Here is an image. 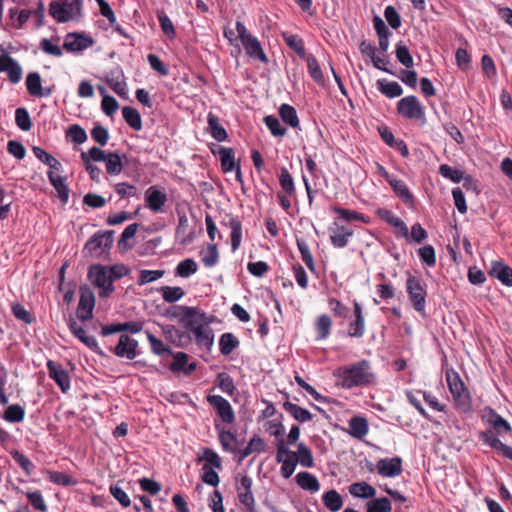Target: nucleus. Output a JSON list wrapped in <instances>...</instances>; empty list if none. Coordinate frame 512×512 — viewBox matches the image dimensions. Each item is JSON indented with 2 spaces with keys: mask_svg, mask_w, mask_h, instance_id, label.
<instances>
[{
  "mask_svg": "<svg viewBox=\"0 0 512 512\" xmlns=\"http://www.w3.org/2000/svg\"><path fill=\"white\" fill-rule=\"evenodd\" d=\"M34 156L47 165L49 170L59 172L62 169L61 163L50 153L46 152L44 149L34 146Z\"/></svg>",
  "mask_w": 512,
  "mask_h": 512,
  "instance_id": "nucleus-42",
  "label": "nucleus"
},
{
  "mask_svg": "<svg viewBox=\"0 0 512 512\" xmlns=\"http://www.w3.org/2000/svg\"><path fill=\"white\" fill-rule=\"evenodd\" d=\"M367 512H391L392 504L386 497L371 498L366 504Z\"/></svg>",
  "mask_w": 512,
  "mask_h": 512,
  "instance_id": "nucleus-53",
  "label": "nucleus"
},
{
  "mask_svg": "<svg viewBox=\"0 0 512 512\" xmlns=\"http://www.w3.org/2000/svg\"><path fill=\"white\" fill-rule=\"evenodd\" d=\"M251 488L252 479L248 475L242 476L236 487L237 496L240 503L243 504L250 511L254 509L255 505V499Z\"/></svg>",
  "mask_w": 512,
  "mask_h": 512,
  "instance_id": "nucleus-15",
  "label": "nucleus"
},
{
  "mask_svg": "<svg viewBox=\"0 0 512 512\" xmlns=\"http://www.w3.org/2000/svg\"><path fill=\"white\" fill-rule=\"evenodd\" d=\"M406 291L414 310L419 313L424 312L427 290L423 280L420 277L409 275L406 280Z\"/></svg>",
  "mask_w": 512,
  "mask_h": 512,
  "instance_id": "nucleus-5",
  "label": "nucleus"
},
{
  "mask_svg": "<svg viewBox=\"0 0 512 512\" xmlns=\"http://www.w3.org/2000/svg\"><path fill=\"white\" fill-rule=\"evenodd\" d=\"M122 483H124V481L119 480L115 484L110 485L109 492L122 507L126 508L131 505V500L125 490L121 487Z\"/></svg>",
  "mask_w": 512,
  "mask_h": 512,
  "instance_id": "nucleus-52",
  "label": "nucleus"
},
{
  "mask_svg": "<svg viewBox=\"0 0 512 512\" xmlns=\"http://www.w3.org/2000/svg\"><path fill=\"white\" fill-rule=\"evenodd\" d=\"M201 261L206 267H213L218 263L219 253L215 244H209L205 250L200 252Z\"/></svg>",
  "mask_w": 512,
  "mask_h": 512,
  "instance_id": "nucleus-55",
  "label": "nucleus"
},
{
  "mask_svg": "<svg viewBox=\"0 0 512 512\" xmlns=\"http://www.w3.org/2000/svg\"><path fill=\"white\" fill-rule=\"evenodd\" d=\"M479 437L484 444L512 461V447L504 444L491 430L481 431Z\"/></svg>",
  "mask_w": 512,
  "mask_h": 512,
  "instance_id": "nucleus-18",
  "label": "nucleus"
},
{
  "mask_svg": "<svg viewBox=\"0 0 512 512\" xmlns=\"http://www.w3.org/2000/svg\"><path fill=\"white\" fill-rule=\"evenodd\" d=\"M207 402L215 409L222 422L226 424L235 422V413L227 399L220 395H208Z\"/></svg>",
  "mask_w": 512,
  "mask_h": 512,
  "instance_id": "nucleus-13",
  "label": "nucleus"
},
{
  "mask_svg": "<svg viewBox=\"0 0 512 512\" xmlns=\"http://www.w3.org/2000/svg\"><path fill=\"white\" fill-rule=\"evenodd\" d=\"M282 38L286 45L293 50L300 58L306 57V51L302 38L297 34H291L289 32H283Z\"/></svg>",
  "mask_w": 512,
  "mask_h": 512,
  "instance_id": "nucleus-36",
  "label": "nucleus"
},
{
  "mask_svg": "<svg viewBox=\"0 0 512 512\" xmlns=\"http://www.w3.org/2000/svg\"><path fill=\"white\" fill-rule=\"evenodd\" d=\"M162 298L168 303H174L180 300L185 292L181 287L178 286H163L160 288Z\"/></svg>",
  "mask_w": 512,
  "mask_h": 512,
  "instance_id": "nucleus-59",
  "label": "nucleus"
},
{
  "mask_svg": "<svg viewBox=\"0 0 512 512\" xmlns=\"http://www.w3.org/2000/svg\"><path fill=\"white\" fill-rule=\"evenodd\" d=\"M276 461L281 463V476L285 479L290 478L297 466V459L290 455V450L287 448L284 439H280L277 442Z\"/></svg>",
  "mask_w": 512,
  "mask_h": 512,
  "instance_id": "nucleus-8",
  "label": "nucleus"
},
{
  "mask_svg": "<svg viewBox=\"0 0 512 512\" xmlns=\"http://www.w3.org/2000/svg\"><path fill=\"white\" fill-rule=\"evenodd\" d=\"M264 450V440L261 437L255 435L250 439L248 445L243 450L239 451V462H242L246 457H248L254 452L261 453Z\"/></svg>",
  "mask_w": 512,
  "mask_h": 512,
  "instance_id": "nucleus-44",
  "label": "nucleus"
},
{
  "mask_svg": "<svg viewBox=\"0 0 512 512\" xmlns=\"http://www.w3.org/2000/svg\"><path fill=\"white\" fill-rule=\"evenodd\" d=\"M106 172L110 175H119L123 169V163L118 153L110 152L105 159Z\"/></svg>",
  "mask_w": 512,
  "mask_h": 512,
  "instance_id": "nucleus-51",
  "label": "nucleus"
},
{
  "mask_svg": "<svg viewBox=\"0 0 512 512\" xmlns=\"http://www.w3.org/2000/svg\"><path fill=\"white\" fill-rule=\"evenodd\" d=\"M157 18H158V21L160 23V27H161L163 33L170 39H173L176 35V32H175L174 25H173L172 21L170 20V18L167 16V14L162 10H158Z\"/></svg>",
  "mask_w": 512,
  "mask_h": 512,
  "instance_id": "nucleus-62",
  "label": "nucleus"
},
{
  "mask_svg": "<svg viewBox=\"0 0 512 512\" xmlns=\"http://www.w3.org/2000/svg\"><path fill=\"white\" fill-rule=\"evenodd\" d=\"M290 455L293 456L294 459H297V463L305 468L314 466L312 451L304 443L298 444L296 452L290 450Z\"/></svg>",
  "mask_w": 512,
  "mask_h": 512,
  "instance_id": "nucleus-34",
  "label": "nucleus"
},
{
  "mask_svg": "<svg viewBox=\"0 0 512 512\" xmlns=\"http://www.w3.org/2000/svg\"><path fill=\"white\" fill-rule=\"evenodd\" d=\"M333 375L337 380V385L344 389L368 387L376 384L377 381L370 361L365 359L340 366Z\"/></svg>",
  "mask_w": 512,
  "mask_h": 512,
  "instance_id": "nucleus-1",
  "label": "nucleus"
},
{
  "mask_svg": "<svg viewBox=\"0 0 512 512\" xmlns=\"http://www.w3.org/2000/svg\"><path fill=\"white\" fill-rule=\"evenodd\" d=\"M332 321L331 318L324 314L318 317L316 322V332L319 339H326L331 330Z\"/></svg>",
  "mask_w": 512,
  "mask_h": 512,
  "instance_id": "nucleus-63",
  "label": "nucleus"
},
{
  "mask_svg": "<svg viewBox=\"0 0 512 512\" xmlns=\"http://www.w3.org/2000/svg\"><path fill=\"white\" fill-rule=\"evenodd\" d=\"M376 215L395 229V235L397 238H405L409 240V229L407 225L391 210L386 208H379L376 211Z\"/></svg>",
  "mask_w": 512,
  "mask_h": 512,
  "instance_id": "nucleus-14",
  "label": "nucleus"
},
{
  "mask_svg": "<svg viewBox=\"0 0 512 512\" xmlns=\"http://www.w3.org/2000/svg\"><path fill=\"white\" fill-rule=\"evenodd\" d=\"M56 172L57 171L49 170L47 172V176L51 185L56 190L58 198L62 203L66 204L69 199V187L67 184V179L66 177L57 175Z\"/></svg>",
  "mask_w": 512,
  "mask_h": 512,
  "instance_id": "nucleus-27",
  "label": "nucleus"
},
{
  "mask_svg": "<svg viewBox=\"0 0 512 512\" xmlns=\"http://www.w3.org/2000/svg\"><path fill=\"white\" fill-rule=\"evenodd\" d=\"M349 493L355 498L371 499L376 495V489L367 482H355L348 487Z\"/></svg>",
  "mask_w": 512,
  "mask_h": 512,
  "instance_id": "nucleus-32",
  "label": "nucleus"
},
{
  "mask_svg": "<svg viewBox=\"0 0 512 512\" xmlns=\"http://www.w3.org/2000/svg\"><path fill=\"white\" fill-rule=\"evenodd\" d=\"M91 283L99 289V296L107 298L114 292L113 279L108 267L97 264L92 265L88 271Z\"/></svg>",
  "mask_w": 512,
  "mask_h": 512,
  "instance_id": "nucleus-4",
  "label": "nucleus"
},
{
  "mask_svg": "<svg viewBox=\"0 0 512 512\" xmlns=\"http://www.w3.org/2000/svg\"><path fill=\"white\" fill-rule=\"evenodd\" d=\"M204 461L202 467H210L212 469H222V460L220 456L211 448H204L202 455L198 456L197 462Z\"/></svg>",
  "mask_w": 512,
  "mask_h": 512,
  "instance_id": "nucleus-41",
  "label": "nucleus"
},
{
  "mask_svg": "<svg viewBox=\"0 0 512 512\" xmlns=\"http://www.w3.org/2000/svg\"><path fill=\"white\" fill-rule=\"evenodd\" d=\"M389 185L393 189L394 193L407 205H412L414 203L413 194L410 192L406 183L393 176L388 181Z\"/></svg>",
  "mask_w": 512,
  "mask_h": 512,
  "instance_id": "nucleus-30",
  "label": "nucleus"
},
{
  "mask_svg": "<svg viewBox=\"0 0 512 512\" xmlns=\"http://www.w3.org/2000/svg\"><path fill=\"white\" fill-rule=\"evenodd\" d=\"M369 431L367 420L363 417L355 416L349 420V433L354 438L361 439Z\"/></svg>",
  "mask_w": 512,
  "mask_h": 512,
  "instance_id": "nucleus-40",
  "label": "nucleus"
},
{
  "mask_svg": "<svg viewBox=\"0 0 512 512\" xmlns=\"http://www.w3.org/2000/svg\"><path fill=\"white\" fill-rule=\"evenodd\" d=\"M307 68L311 78L320 86H324L325 79L321 67L314 55H306Z\"/></svg>",
  "mask_w": 512,
  "mask_h": 512,
  "instance_id": "nucleus-48",
  "label": "nucleus"
},
{
  "mask_svg": "<svg viewBox=\"0 0 512 512\" xmlns=\"http://www.w3.org/2000/svg\"><path fill=\"white\" fill-rule=\"evenodd\" d=\"M94 39L84 32H71L64 38L63 49L67 52H82L94 45Z\"/></svg>",
  "mask_w": 512,
  "mask_h": 512,
  "instance_id": "nucleus-9",
  "label": "nucleus"
},
{
  "mask_svg": "<svg viewBox=\"0 0 512 512\" xmlns=\"http://www.w3.org/2000/svg\"><path fill=\"white\" fill-rule=\"evenodd\" d=\"M378 90L388 98H396L402 95L403 89L398 82H387L385 79L377 81Z\"/></svg>",
  "mask_w": 512,
  "mask_h": 512,
  "instance_id": "nucleus-43",
  "label": "nucleus"
},
{
  "mask_svg": "<svg viewBox=\"0 0 512 512\" xmlns=\"http://www.w3.org/2000/svg\"><path fill=\"white\" fill-rule=\"evenodd\" d=\"M95 306L94 292L86 285L80 287V299L76 311L77 318L85 322L93 317Z\"/></svg>",
  "mask_w": 512,
  "mask_h": 512,
  "instance_id": "nucleus-10",
  "label": "nucleus"
},
{
  "mask_svg": "<svg viewBox=\"0 0 512 512\" xmlns=\"http://www.w3.org/2000/svg\"><path fill=\"white\" fill-rule=\"evenodd\" d=\"M483 420L491 425L496 435L502 436L512 431L510 423L490 407L485 409Z\"/></svg>",
  "mask_w": 512,
  "mask_h": 512,
  "instance_id": "nucleus-17",
  "label": "nucleus"
},
{
  "mask_svg": "<svg viewBox=\"0 0 512 512\" xmlns=\"http://www.w3.org/2000/svg\"><path fill=\"white\" fill-rule=\"evenodd\" d=\"M322 501L324 506L331 512L339 511L344 504L342 496L334 489L325 492L322 495Z\"/></svg>",
  "mask_w": 512,
  "mask_h": 512,
  "instance_id": "nucleus-37",
  "label": "nucleus"
},
{
  "mask_svg": "<svg viewBox=\"0 0 512 512\" xmlns=\"http://www.w3.org/2000/svg\"><path fill=\"white\" fill-rule=\"evenodd\" d=\"M215 428L218 431L219 442L225 451L235 452L237 446V436L235 433L221 428L219 424L215 423Z\"/></svg>",
  "mask_w": 512,
  "mask_h": 512,
  "instance_id": "nucleus-33",
  "label": "nucleus"
},
{
  "mask_svg": "<svg viewBox=\"0 0 512 512\" xmlns=\"http://www.w3.org/2000/svg\"><path fill=\"white\" fill-rule=\"evenodd\" d=\"M239 344L240 342L238 338L233 333H223L219 339L220 353L224 356H228L239 346Z\"/></svg>",
  "mask_w": 512,
  "mask_h": 512,
  "instance_id": "nucleus-39",
  "label": "nucleus"
},
{
  "mask_svg": "<svg viewBox=\"0 0 512 512\" xmlns=\"http://www.w3.org/2000/svg\"><path fill=\"white\" fill-rule=\"evenodd\" d=\"M147 340L150 344L151 351L159 356L165 355V354H172V350L169 346L165 345L162 340L155 337L152 333L149 331H146Z\"/></svg>",
  "mask_w": 512,
  "mask_h": 512,
  "instance_id": "nucleus-57",
  "label": "nucleus"
},
{
  "mask_svg": "<svg viewBox=\"0 0 512 512\" xmlns=\"http://www.w3.org/2000/svg\"><path fill=\"white\" fill-rule=\"evenodd\" d=\"M296 242L298 250L301 254L302 261L305 263V265L311 272H315L316 268L314 258L312 256L308 243L302 238H298Z\"/></svg>",
  "mask_w": 512,
  "mask_h": 512,
  "instance_id": "nucleus-50",
  "label": "nucleus"
},
{
  "mask_svg": "<svg viewBox=\"0 0 512 512\" xmlns=\"http://www.w3.org/2000/svg\"><path fill=\"white\" fill-rule=\"evenodd\" d=\"M330 241L335 248H344L348 245L349 239L353 236V230L334 222L329 228Z\"/></svg>",
  "mask_w": 512,
  "mask_h": 512,
  "instance_id": "nucleus-23",
  "label": "nucleus"
},
{
  "mask_svg": "<svg viewBox=\"0 0 512 512\" xmlns=\"http://www.w3.org/2000/svg\"><path fill=\"white\" fill-rule=\"evenodd\" d=\"M47 367L50 378L56 382L63 393H66L70 389V377L68 372L60 364L51 360L48 361Z\"/></svg>",
  "mask_w": 512,
  "mask_h": 512,
  "instance_id": "nucleus-21",
  "label": "nucleus"
},
{
  "mask_svg": "<svg viewBox=\"0 0 512 512\" xmlns=\"http://www.w3.org/2000/svg\"><path fill=\"white\" fill-rule=\"evenodd\" d=\"M242 45L247 53V55L253 59L260 60L263 63L268 62V58L263 51V48L258 41V39L254 36L247 37Z\"/></svg>",
  "mask_w": 512,
  "mask_h": 512,
  "instance_id": "nucleus-28",
  "label": "nucleus"
},
{
  "mask_svg": "<svg viewBox=\"0 0 512 512\" xmlns=\"http://www.w3.org/2000/svg\"><path fill=\"white\" fill-rule=\"evenodd\" d=\"M192 323L193 326H188L186 330L193 334L195 342L200 348L210 351L214 342V334L208 326L205 313L203 311L199 313Z\"/></svg>",
  "mask_w": 512,
  "mask_h": 512,
  "instance_id": "nucleus-3",
  "label": "nucleus"
},
{
  "mask_svg": "<svg viewBox=\"0 0 512 512\" xmlns=\"http://www.w3.org/2000/svg\"><path fill=\"white\" fill-rule=\"evenodd\" d=\"M198 270L197 263L191 259H185L181 261L176 267V274L180 277L187 278L192 274H195Z\"/></svg>",
  "mask_w": 512,
  "mask_h": 512,
  "instance_id": "nucleus-60",
  "label": "nucleus"
},
{
  "mask_svg": "<svg viewBox=\"0 0 512 512\" xmlns=\"http://www.w3.org/2000/svg\"><path fill=\"white\" fill-rule=\"evenodd\" d=\"M202 311L197 307L190 306H174L167 310V315L172 318H177L183 324L186 329L188 326H193V320L197 318V315Z\"/></svg>",
  "mask_w": 512,
  "mask_h": 512,
  "instance_id": "nucleus-16",
  "label": "nucleus"
},
{
  "mask_svg": "<svg viewBox=\"0 0 512 512\" xmlns=\"http://www.w3.org/2000/svg\"><path fill=\"white\" fill-rule=\"evenodd\" d=\"M108 86L121 98H127L128 89L122 70H112L106 76Z\"/></svg>",
  "mask_w": 512,
  "mask_h": 512,
  "instance_id": "nucleus-25",
  "label": "nucleus"
},
{
  "mask_svg": "<svg viewBox=\"0 0 512 512\" xmlns=\"http://www.w3.org/2000/svg\"><path fill=\"white\" fill-rule=\"evenodd\" d=\"M264 123L273 136L283 137L287 133L286 128L283 127L279 119L273 115L265 116Z\"/></svg>",
  "mask_w": 512,
  "mask_h": 512,
  "instance_id": "nucleus-61",
  "label": "nucleus"
},
{
  "mask_svg": "<svg viewBox=\"0 0 512 512\" xmlns=\"http://www.w3.org/2000/svg\"><path fill=\"white\" fill-rule=\"evenodd\" d=\"M139 228L138 223H132L128 225L121 234V237L118 241V248L121 251H127L132 248V245L128 244V240L133 238L137 233Z\"/></svg>",
  "mask_w": 512,
  "mask_h": 512,
  "instance_id": "nucleus-56",
  "label": "nucleus"
},
{
  "mask_svg": "<svg viewBox=\"0 0 512 512\" xmlns=\"http://www.w3.org/2000/svg\"><path fill=\"white\" fill-rule=\"evenodd\" d=\"M114 231H98L85 244L83 252L86 255L101 256L108 252L113 245Z\"/></svg>",
  "mask_w": 512,
  "mask_h": 512,
  "instance_id": "nucleus-6",
  "label": "nucleus"
},
{
  "mask_svg": "<svg viewBox=\"0 0 512 512\" xmlns=\"http://www.w3.org/2000/svg\"><path fill=\"white\" fill-rule=\"evenodd\" d=\"M278 179L282 189L281 193H286L289 196H296V187L293 177L285 167L280 170Z\"/></svg>",
  "mask_w": 512,
  "mask_h": 512,
  "instance_id": "nucleus-47",
  "label": "nucleus"
},
{
  "mask_svg": "<svg viewBox=\"0 0 512 512\" xmlns=\"http://www.w3.org/2000/svg\"><path fill=\"white\" fill-rule=\"evenodd\" d=\"M218 154L223 172H231L238 166L235 162V152L232 148L219 146Z\"/></svg>",
  "mask_w": 512,
  "mask_h": 512,
  "instance_id": "nucleus-35",
  "label": "nucleus"
},
{
  "mask_svg": "<svg viewBox=\"0 0 512 512\" xmlns=\"http://www.w3.org/2000/svg\"><path fill=\"white\" fill-rule=\"evenodd\" d=\"M82 2H50L49 13L59 23L77 20L81 16Z\"/></svg>",
  "mask_w": 512,
  "mask_h": 512,
  "instance_id": "nucleus-7",
  "label": "nucleus"
},
{
  "mask_svg": "<svg viewBox=\"0 0 512 512\" xmlns=\"http://www.w3.org/2000/svg\"><path fill=\"white\" fill-rule=\"evenodd\" d=\"M283 408L286 412H288L295 420L299 422H308L312 420V414L309 410L302 408L290 401H285L283 403Z\"/></svg>",
  "mask_w": 512,
  "mask_h": 512,
  "instance_id": "nucleus-38",
  "label": "nucleus"
},
{
  "mask_svg": "<svg viewBox=\"0 0 512 512\" xmlns=\"http://www.w3.org/2000/svg\"><path fill=\"white\" fill-rule=\"evenodd\" d=\"M377 472L383 477H397L402 471V459L400 457L383 458L376 464Z\"/></svg>",
  "mask_w": 512,
  "mask_h": 512,
  "instance_id": "nucleus-19",
  "label": "nucleus"
},
{
  "mask_svg": "<svg viewBox=\"0 0 512 512\" xmlns=\"http://www.w3.org/2000/svg\"><path fill=\"white\" fill-rule=\"evenodd\" d=\"M439 172L444 178L450 179L454 183H460L463 179H465L464 171L453 168L448 164H442L439 167ZM468 179L469 177H466V180Z\"/></svg>",
  "mask_w": 512,
  "mask_h": 512,
  "instance_id": "nucleus-58",
  "label": "nucleus"
},
{
  "mask_svg": "<svg viewBox=\"0 0 512 512\" xmlns=\"http://www.w3.org/2000/svg\"><path fill=\"white\" fill-rule=\"evenodd\" d=\"M207 123L211 136L218 142L227 140L228 134L226 129L221 125L218 116L209 112L207 115Z\"/></svg>",
  "mask_w": 512,
  "mask_h": 512,
  "instance_id": "nucleus-31",
  "label": "nucleus"
},
{
  "mask_svg": "<svg viewBox=\"0 0 512 512\" xmlns=\"http://www.w3.org/2000/svg\"><path fill=\"white\" fill-rule=\"evenodd\" d=\"M112 351L117 357L134 360L140 354L139 342L128 334H121Z\"/></svg>",
  "mask_w": 512,
  "mask_h": 512,
  "instance_id": "nucleus-12",
  "label": "nucleus"
},
{
  "mask_svg": "<svg viewBox=\"0 0 512 512\" xmlns=\"http://www.w3.org/2000/svg\"><path fill=\"white\" fill-rule=\"evenodd\" d=\"M446 381L457 409L468 412L471 409V397L459 374L454 370L446 371Z\"/></svg>",
  "mask_w": 512,
  "mask_h": 512,
  "instance_id": "nucleus-2",
  "label": "nucleus"
},
{
  "mask_svg": "<svg viewBox=\"0 0 512 512\" xmlns=\"http://www.w3.org/2000/svg\"><path fill=\"white\" fill-rule=\"evenodd\" d=\"M229 227L231 229V247L233 251H236L241 244L242 240V223L236 217L229 219Z\"/></svg>",
  "mask_w": 512,
  "mask_h": 512,
  "instance_id": "nucleus-49",
  "label": "nucleus"
},
{
  "mask_svg": "<svg viewBox=\"0 0 512 512\" xmlns=\"http://www.w3.org/2000/svg\"><path fill=\"white\" fill-rule=\"evenodd\" d=\"M122 115L126 123L134 130L142 129V119L139 111L133 107L125 106L122 109Z\"/></svg>",
  "mask_w": 512,
  "mask_h": 512,
  "instance_id": "nucleus-46",
  "label": "nucleus"
},
{
  "mask_svg": "<svg viewBox=\"0 0 512 512\" xmlns=\"http://www.w3.org/2000/svg\"><path fill=\"white\" fill-rule=\"evenodd\" d=\"M353 315L354 320L349 323L348 336L362 338L366 331L365 318L361 305L356 300L353 301Z\"/></svg>",
  "mask_w": 512,
  "mask_h": 512,
  "instance_id": "nucleus-20",
  "label": "nucleus"
},
{
  "mask_svg": "<svg viewBox=\"0 0 512 512\" xmlns=\"http://www.w3.org/2000/svg\"><path fill=\"white\" fill-rule=\"evenodd\" d=\"M297 485L310 493H316L320 490V482L317 477L309 472H299L295 476Z\"/></svg>",
  "mask_w": 512,
  "mask_h": 512,
  "instance_id": "nucleus-29",
  "label": "nucleus"
},
{
  "mask_svg": "<svg viewBox=\"0 0 512 512\" xmlns=\"http://www.w3.org/2000/svg\"><path fill=\"white\" fill-rule=\"evenodd\" d=\"M167 201V195L155 186L149 187L145 192L146 206L153 212H159Z\"/></svg>",
  "mask_w": 512,
  "mask_h": 512,
  "instance_id": "nucleus-26",
  "label": "nucleus"
},
{
  "mask_svg": "<svg viewBox=\"0 0 512 512\" xmlns=\"http://www.w3.org/2000/svg\"><path fill=\"white\" fill-rule=\"evenodd\" d=\"M107 154L104 150L94 146L91 147L87 152L81 153V160L83 162H104L107 158Z\"/></svg>",
  "mask_w": 512,
  "mask_h": 512,
  "instance_id": "nucleus-64",
  "label": "nucleus"
},
{
  "mask_svg": "<svg viewBox=\"0 0 512 512\" xmlns=\"http://www.w3.org/2000/svg\"><path fill=\"white\" fill-rule=\"evenodd\" d=\"M6 72L12 83L20 81L22 69L19 64L8 54H0V73Z\"/></svg>",
  "mask_w": 512,
  "mask_h": 512,
  "instance_id": "nucleus-24",
  "label": "nucleus"
},
{
  "mask_svg": "<svg viewBox=\"0 0 512 512\" xmlns=\"http://www.w3.org/2000/svg\"><path fill=\"white\" fill-rule=\"evenodd\" d=\"M279 115L284 123L292 128H298L300 121L296 109L289 104H282L279 108Z\"/></svg>",
  "mask_w": 512,
  "mask_h": 512,
  "instance_id": "nucleus-45",
  "label": "nucleus"
},
{
  "mask_svg": "<svg viewBox=\"0 0 512 512\" xmlns=\"http://www.w3.org/2000/svg\"><path fill=\"white\" fill-rule=\"evenodd\" d=\"M397 112L406 119H421L425 115L421 103L413 95L406 96L398 101Z\"/></svg>",
  "mask_w": 512,
  "mask_h": 512,
  "instance_id": "nucleus-11",
  "label": "nucleus"
},
{
  "mask_svg": "<svg viewBox=\"0 0 512 512\" xmlns=\"http://www.w3.org/2000/svg\"><path fill=\"white\" fill-rule=\"evenodd\" d=\"M488 274L499 280L503 285L508 287L512 286V268L503 261H492Z\"/></svg>",
  "mask_w": 512,
  "mask_h": 512,
  "instance_id": "nucleus-22",
  "label": "nucleus"
},
{
  "mask_svg": "<svg viewBox=\"0 0 512 512\" xmlns=\"http://www.w3.org/2000/svg\"><path fill=\"white\" fill-rule=\"evenodd\" d=\"M330 209L334 213L338 214L344 221H360L364 223L366 222L365 216L362 213H359L355 210L345 209L337 205L331 206Z\"/></svg>",
  "mask_w": 512,
  "mask_h": 512,
  "instance_id": "nucleus-54",
  "label": "nucleus"
}]
</instances>
